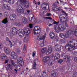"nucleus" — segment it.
<instances>
[{"mask_svg": "<svg viewBox=\"0 0 77 77\" xmlns=\"http://www.w3.org/2000/svg\"><path fill=\"white\" fill-rule=\"evenodd\" d=\"M19 32V36L22 37V36H24V35H26V33L30 34V30L29 28H25L24 31L20 30Z\"/></svg>", "mask_w": 77, "mask_h": 77, "instance_id": "nucleus-1", "label": "nucleus"}, {"mask_svg": "<svg viewBox=\"0 0 77 77\" xmlns=\"http://www.w3.org/2000/svg\"><path fill=\"white\" fill-rule=\"evenodd\" d=\"M66 31V34L64 33H60L59 34L60 36L63 39H66L68 38V37H69V35H71V34L72 33L70 30H67Z\"/></svg>", "mask_w": 77, "mask_h": 77, "instance_id": "nucleus-2", "label": "nucleus"}, {"mask_svg": "<svg viewBox=\"0 0 77 77\" xmlns=\"http://www.w3.org/2000/svg\"><path fill=\"white\" fill-rule=\"evenodd\" d=\"M10 62H11V63L13 66L8 64L5 66L6 69L8 70V71H12L14 68L13 67H14L15 65H16V64H15V62H14V60H11Z\"/></svg>", "mask_w": 77, "mask_h": 77, "instance_id": "nucleus-3", "label": "nucleus"}, {"mask_svg": "<svg viewBox=\"0 0 77 77\" xmlns=\"http://www.w3.org/2000/svg\"><path fill=\"white\" fill-rule=\"evenodd\" d=\"M0 58L1 60L4 62V63L6 64L8 62L9 60V58L8 57L6 56L5 54H2L0 57Z\"/></svg>", "mask_w": 77, "mask_h": 77, "instance_id": "nucleus-4", "label": "nucleus"}, {"mask_svg": "<svg viewBox=\"0 0 77 77\" xmlns=\"http://www.w3.org/2000/svg\"><path fill=\"white\" fill-rule=\"evenodd\" d=\"M41 29L39 26H37L34 27L33 31L34 34H35V35H38L39 33H40V32L41 31Z\"/></svg>", "mask_w": 77, "mask_h": 77, "instance_id": "nucleus-5", "label": "nucleus"}, {"mask_svg": "<svg viewBox=\"0 0 77 77\" xmlns=\"http://www.w3.org/2000/svg\"><path fill=\"white\" fill-rule=\"evenodd\" d=\"M20 4H25V5L24 7H26V8H29V3L28 1L25 0H19Z\"/></svg>", "mask_w": 77, "mask_h": 77, "instance_id": "nucleus-6", "label": "nucleus"}, {"mask_svg": "<svg viewBox=\"0 0 77 77\" xmlns=\"http://www.w3.org/2000/svg\"><path fill=\"white\" fill-rule=\"evenodd\" d=\"M74 40L72 39L70 41V42L71 43V45H71L72 47H71V49L72 50H74L75 49H76V48L77 47V44H74V42H73Z\"/></svg>", "mask_w": 77, "mask_h": 77, "instance_id": "nucleus-7", "label": "nucleus"}, {"mask_svg": "<svg viewBox=\"0 0 77 77\" xmlns=\"http://www.w3.org/2000/svg\"><path fill=\"white\" fill-rule=\"evenodd\" d=\"M45 37H46L45 36H43L42 37H41L40 35H38L37 37V39L38 41H41L42 40V43L43 44H44V39L45 38Z\"/></svg>", "mask_w": 77, "mask_h": 77, "instance_id": "nucleus-8", "label": "nucleus"}, {"mask_svg": "<svg viewBox=\"0 0 77 77\" xmlns=\"http://www.w3.org/2000/svg\"><path fill=\"white\" fill-rule=\"evenodd\" d=\"M37 60H35L34 61V62L33 63L32 67L31 69H38L36 68V62H37Z\"/></svg>", "mask_w": 77, "mask_h": 77, "instance_id": "nucleus-9", "label": "nucleus"}, {"mask_svg": "<svg viewBox=\"0 0 77 77\" xmlns=\"http://www.w3.org/2000/svg\"><path fill=\"white\" fill-rule=\"evenodd\" d=\"M17 31L18 30L16 28L14 27L12 29L11 32L13 35H17Z\"/></svg>", "mask_w": 77, "mask_h": 77, "instance_id": "nucleus-10", "label": "nucleus"}, {"mask_svg": "<svg viewBox=\"0 0 77 77\" xmlns=\"http://www.w3.org/2000/svg\"><path fill=\"white\" fill-rule=\"evenodd\" d=\"M50 58L48 56H45L43 58V62L44 63H47L49 60Z\"/></svg>", "mask_w": 77, "mask_h": 77, "instance_id": "nucleus-11", "label": "nucleus"}, {"mask_svg": "<svg viewBox=\"0 0 77 77\" xmlns=\"http://www.w3.org/2000/svg\"><path fill=\"white\" fill-rule=\"evenodd\" d=\"M60 58V55L58 53H56L55 54V56L54 57V60L56 61V60H57L59 59Z\"/></svg>", "mask_w": 77, "mask_h": 77, "instance_id": "nucleus-12", "label": "nucleus"}, {"mask_svg": "<svg viewBox=\"0 0 77 77\" xmlns=\"http://www.w3.org/2000/svg\"><path fill=\"white\" fill-rule=\"evenodd\" d=\"M55 48L56 50L60 51L61 50V47L59 45H56L55 46Z\"/></svg>", "mask_w": 77, "mask_h": 77, "instance_id": "nucleus-13", "label": "nucleus"}, {"mask_svg": "<svg viewBox=\"0 0 77 77\" xmlns=\"http://www.w3.org/2000/svg\"><path fill=\"white\" fill-rule=\"evenodd\" d=\"M51 52H52V48L51 47H50L48 48V50L46 53V54L47 55H48V54H50L51 53Z\"/></svg>", "mask_w": 77, "mask_h": 77, "instance_id": "nucleus-14", "label": "nucleus"}, {"mask_svg": "<svg viewBox=\"0 0 77 77\" xmlns=\"http://www.w3.org/2000/svg\"><path fill=\"white\" fill-rule=\"evenodd\" d=\"M72 45H71V43L70 45H69V44H67L65 46L66 49L67 50H69L71 49L72 46Z\"/></svg>", "mask_w": 77, "mask_h": 77, "instance_id": "nucleus-15", "label": "nucleus"}, {"mask_svg": "<svg viewBox=\"0 0 77 77\" xmlns=\"http://www.w3.org/2000/svg\"><path fill=\"white\" fill-rule=\"evenodd\" d=\"M28 19L30 23H34V22H35V21H36V19L34 18L33 17H29Z\"/></svg>", "mask_w": 77, "mask_h": 77, "instance_id": "nucleus-16", "label": "nucleus"}, {"mask_svg": "<svg viewBox=\"0 0 77 77\" xmlns=\"http://www.w3.org/2000/svg\"><path fill=\"white\" fill-rule=\"evenodd\" d=\"M54 62L53 60H50L47 63V65L48 66H52V65L54 64Z\"/></svg>", "mask_w": 77, "mask_h": 77, "instance_id": "nucleus-17", "label": "nucleus"}, {"mask_svg": "<svg viewBox=\"0 0 77 77\" xmlns=\"http://www.w3.org/2000/svg\"><path fill=\"white\" fill-rule=\"evenodd\" d=\"M49 35L51 39H53L54 38L55 34L53 31H52L50 32Z\"/></svg>", "mask_w": 77, "mask_h": 77, "instance_id": "nucleus-18", "label": "nucleus"}, {"mask_svg": "<svg viewBox=\"0 0 77 77\" xmlns=\"http://www.w3.org/2000/svg\"><path fill=\"white\" fill-rule=\"evenodd\" d=\"M11 57L13 59H16L17 57V55H15V52H12L11 53Z\"/></svg>", "mask_w": 77, "mask_h": 77, "instance_id": "nucleus-19", "label": "nucleus"}, {"mask_svg": "<svg viewBox=\"0 0 77 77\" xmlns=\"http://www.w3.org/2000/svg\"><path fill=\"white\" fill-rule=\"evenodd\" d=\"M17 11L18 13H20V14H24V10L23 9H20L19 8H17Z\"/></svg>", "mask_w": 77, "mask_h": 77, "instance_id": "nucleus-20", "label": "nucleus"}, {"mask_svg": "<svg viewBox=\"0 0 77 77\" xmlns=\"http://www.w3.org/2000/svg\"><path fill=\"white\" fill-rule=\"evenodd\" d=\"M58 29L61 31H65L66 30V27L64 25L61 26V27H59Z\"/></svg>", "mask_w": 77, "mask_h": 77, "instance_id": "nucleus-21", "label": "nucleus"}, {"mask_svg": "<svg viewBox=\"0 0 77 77\" xmlns=\"http://www.w3.org/2000/svg\"><path fill=\"white\" fill-rule=\"evenodd\" d=\"M47 5V2H44V3H43L41 5V8L44 9Z\"/></svg>", "mask_w": 77, "mask_h": 77, "instance_id": "nucleus-22", "label": "nucleus"}, {"mask_svg": "<svg viewBox=\"0 0 77 77\" xmlns=\"http://www.w3.org/2000/svg\"><path fill=\"white\" fill-rule=\"evenodd\" d=\"M63 59H65L68 60L69 61L70 60H71V59L70 58V57L68 55H65Z\"/></svg>", "mask_w": 77, "mask_h": 77, "instance_id": "nucleus-23", "label": "nucleus"}, {"mask_svg": "<svg viewBox=\"0 0 77 77\" xmlns=\"http://www.w3.org/2000/svg\"><path fill=\"white\" fill-rule=\"evenodd\" d=\"M22 22L24 24H27V23H28V20H27V19L26 18L24 17L22 21Z\"/></svg>", "mask_w": 77, "mask_h": 77, "instance_id": "nucleus-24", "label": "nucleus"}, {"mask_svg": "<svg viewBox=\"0 0 77 77\" xmlns=\"http://www.w3.org/2000/svg\"><path fill=\"white\" fill-rule=\"evenodd\" d=\"M51 74L54 77H56V75L57 74V72H54V71H52L51 72Z\"/></svg>", "mask_w": 77, "mask_h": 77, "instance_id": "nucleus-25", "label": "nucleus"}, {"mask_svg": "<svg viewBox=\"0 0 77 77\" xmlns=\"http://www.w3.org/2000/svg\"><path fill=\"white\" fill-rule=\"evenodd\" d=\"M5 52L7 54H9V52H10V51H9V49L5 48Z\"/></svg>", "mask_w": 77, "mask_h": 77, "instance_id": "nucleus-26", "label": "nucleus"}, {"mask_svg": "<svg viewBox=\"0 0 77 77\" xmlns=\"http://www.w3.org/2000/svg\"><path fill=\"white\" fill-rule=\"evenodd\" d=\"M20 66H23L24 65V61L22 60L17 62Z\"/></svg>", "mask_w": 77, "mask_h": 77, "instance_id": "nucleus-27", "label": "nucleus"}, {"mask_svg": "<svg viewBox=\"0 0 77 77\" xmlns=\"http://www.w3.org/2000/svg\"><path fill=\"white\" fill-rule=\"evenodd\" d=\"M14 67H15L16 69H17V70H18V71H20V66L18 65H15Z\"/></svg>", "mask_w": 77, "mask_h": 77, "instance_id": "nucleus-28", "label": "nucleus"}, {"mask_svg": "<svg viewBox=\"0 0 77 77\" xmlns=\"http://www.w3.org/2000/svg\"><path fill=\"white\" fill-rule=\"evenodd\" d=\"M2 23H4V24H6L7 23H8V18H6L4 19L2 21Z\"/></svg>", "mask_w": 77, "mask_h": 77, "instance_id": "nucleus-29", "label": "nucleus"}, {"mask_svg": "<svg viewBox=\"0 0 77 77\" xmlns=\"http://www.w3.org/2000/svg\"><path fill=\"white\" fill-rule=\"evenodd\" d=\"M4 7L6 9H7V10H9L10 9V7L8 6L6 4L4 5Z\"/></svg>", "mask_w": 77, "mask_h": 77, "instance_id": "nucleus-30", "label": "nucleus"}, {"mask_svg": "<svg viewBox=\"0 0 77 77\" xmlns=\"http://www.w3.org/2000/svg\"><path fill=\"white\" fill-rule=\"evenodd\" d=\"M14 0H8V2L10 4V5H12L13 3H14Z\"/></svg>", "mask_w": 77, "mask_h": 77, "instance_id": "nucleus-31", "label": "nucleus"}, {"mask_svg": "<svg viewBox=\"0 0 77 77\" xmlns=\"http://www.w3.org/2000/svg\"><path fill=\"white\" fill-rule=\"evenodd\" d=\"M47 48H43V49L42 50V53H45V52H46V51H47Z\"/></svg>", "mask_w": 77, "mask_h": 77, "instance_id": "nucleus-32", "label": "nucleus"}, {"mask_svg": "<svg viewBox=\"0 0 77 77\" xmlns=\"http://www.w3.org/2000/svg\"><path fill=\"white\" fill-rule=\"evenodd\" d=\"M54 11H60V10H61V9H60V8L58 7H56L54 8Z\"/></svg>", "mask_w": 77, "mask_h": 77, "instance_id": "nucleus-33", "label": "nucleus"}, {"mask_svg": "<svg viewBox=\"0 0 77 77\" xmlns=\"http://www.w3.org/2000/svg\"><path fill=\"white\" fill-rule=\"evenodd\" d=\"M44 9H46V10H48L49 9V5L48 3H47V5L46 6Z\"/></svg>", "mask_w": 77, "mask_h": 77, "instance_id": "nucleus-34", "label": "nucleus"}, {"mask_svg": "<svg viewBox=\"0 0 77 77\" xmlns=\"http://www.w3.org/2000/svg\"><path fill=\"white\" fill-rule=\"evenodd\" d=\"M23 57H19L17 60V62H19L20 61H21L22 60H23Z\"/></svg>", "mask_w": 77, "mask_h": 77, "instance_id": "nucleus-35", "label": "nucleus"}, {"mask_svg": "<svg viewBox=\"0 0 77 77\" xmlns=\"http://www.w3.org/2000/svg\"><path fill=\"white\" fill-rule=\"evenodd\" d=\"M63 62V59H60L58 60V63H60V64H61L62 62Z\"/></svg>", "mask_w": 77, "mask_h": 77, "instance_id": "nucleus-36", "label": "nucleus"}, {"mask_svg": "<svg viewBox=\"0 0 77 77\" xmlns=\"http://www.w3.org/2000/svg\"><path fill=\"white\" fill-rule=\"evenodd\" d=\"M64 18L65 22H66V21H69V18H68V17L65 16L64 17Z\"/></svg>", "mask_w": 77, "mask_h": 77, "instance_id": "nucleus-37", "label": "nucleus"}, {"mask_svg": "<svg viewBox=\"0 0 77 77\" xmlns=\"http://www.w3.org/2000/svg\"><path fill=\"white\" fill-rule=\"evenodd\" d=\"M12 16L13 17L14 19L15 20V19L17 18V16L15 14H13Z\"/></svg>", "mask_w": 77, "mask_h": 77, "instance_id": "nucleus-38", "label": "nucleus"}, {"mask_svg": "<svg viewBox=\"0 0 77 77\" xmlns=\"http://www.w3.org/2000/svg\"><path fill=\"white\" fill-rule=\"evenodd\" d=\"M53 24H59V21L56 22L55 21L53 20Z\"/></svg>", "mask_w": 77, "mask_h": 77, "instance_id": "nucleus-39", "label": "nucleus"}, {"mask_svg": "<svg viewBox=\"0 0 77 77\" xmlns=\"http://www.w3.org/2000/svg\"><path fill=\"white\" fill-rule=\"evenodd\" d=\"M54 29L55 30L56 29H57L59 28V27H57V25H54Z\"/></svg>", "mask_w": 77, "mask_h": 77, "instance_id": "nucleus-40", "label": "nucleus"}, {"mask_svg": "<svg viewBox=\"0 0 77 77\" xmlns=\"http://www.w3.org/2000/svg\"><path fill=\"white\" fill-rule=\"evenodd\" d=\"M75 31L74 32V34L76 36H77V29H74Z\"/></svg>", "mask_w": 77, "mask_h": 77, "instance_id": "nucleus-41", "label": "nucleus"}, {"mask_svg": "<svg viewBox=\"0 0 77 77\" xmlns=\"http://www.w3.org/2000/svg\"><path fill=\"white\" fill-rule=\"evenodd\" d=\"M10 18L11 20H13L14 21L15 20V19H14V17H13V16H12L11 15H10Z\"/></svg>", "mask_w": 77, "mask_h": 77, "instance_id": "nucleus-42", "label": "nucleus"}, {"mask_svg": "<svg viewBox=\"0 0 77 77\" xmlns=\"http://www.w3.org/2000/svg\"><path fill=\"white\" fill-rule=\"evenodd\" d=\"M55 32H57V33H59L60 30H59V29L58 27V28L57 29H55Z\"/></svg>", "mask_w": 77, "mask_h": 77, "instance_id": "nucleus-43", "label": "nucleus"}, {"mask_svg": "<svg viewBox=\"0 0 77 77\" xmlns=\"http://www.w3.org/2000/svg\"><path fill=\"white\" fill-rule=\"evenodd\" d=\"M60 70L62 71L64 70V68L63 66H60Z\"/></svg>", "mask_w": 77, "mask_h": 77, "instance_id": "nucleus-44", "label": "nucleus"}, {"mask_svg": "<svg viewBox=\"0 0 77 77\" xmlns=\"http://www.w3.org/2000/svg\"><path fill=\"white\" fill-rule=\"evenodd\" d=\"M33 27V24H32L30 23L29 24V27L30 28V29H32Z\"/></svg>", "mask_w": 77, "mask_h": 77, "instance_id": "nucleus-45", "label": "nucleus"}, {"mask_svg": "<svg viewBox=\"0 0 77 77\" xmlns=\"http://www.w3.org/2000/svg\"><path fill=\"white\" fill-rule=\"evenodd\" d=\"M6 40L7 41H8L9 42H11V41H10V39H9V38L8 37H6Z\"/></svg>", "mask_w": 77, "mask_h": 77, "instance_id": "nucleus-46", "label": "nucleus"}, {"mask_svg": "<svg viewBox=\"0 0 77 77\" xmlns=\"http://www.w3.org/2000/svg\"><path fill=\"white\" fill-rule=\"evenodd\" d=\"M3 47V45L2 44V43H0V49L2 48Z\"/></svg>", "mask_w": 77, "mask_h": 77, "instance_id": "nucleus-47", "label": "nucleus"}, {"mask_svg": "<svg viewBox=\"0 0 77 77\" xmlns=\"http://www.w3.org/2000/svg\"><path fill=\"white\" fill-rule=\"evenodd\" d=\"M16 51L17 53H20V49H17L16 50Z\"/></svg>", "mask_w": 77, "mask_h": 77, "instance_id": "nucleus-48", "label": "nucleus"}, {"mask_svg": "<svg viewBox=\"0 0 77 77\" xmlns=\"http://www.w3.org/2000/svg\"><path fill=\"white\" fill-rule=\"evenodd\" d=\"M10 43V47H12V46H13V45L12 44V42H11V41H10V42H9Z\"/></svg>", "mask_w": 77, "mask_h": 77, "instance_id": "nucleus-49", "label": "nucleus"}, {"mask_svg": "<svg viewBox=\"0 0 77 77\" xmlns=\"http://www.w3.org/2000/svg\"><path fill=\"white\" fill-rule=\"evenodd\" d=\"M26 46H24V47L23 48V52H24V53H26ZM24 51H25V52H24Z\"/></svg>", "mask_w": 77, "mask_h": 77, "instance_id": "nucleus-50", "label": "nucleus"}, {"mask_svg": "<svg viewBox=\"0 0 77 77\" xmlns=\"http://www.w3.org/2000/svg\"><path fill=\"white\" fill-rule=\"evenodd\" d=\"M61 19H62V20H63V23H64V22H65V17H61Z\"/></svg>", "mask_w": 77, "mask_h": 77, "instance_id": "nucleus-51", "label": "nucleus"}, {"mask_svg": "<svg viewBox=\"0 0 77 77\" xmlns=\"http://www.w3.org/2000/svg\"><path fill=\"white\" fill-rule=\"evenodd\" d=\"M29 40V39H28V38L27 37H26L24 38V41L26 42V41H27Z\"/></svg>", "mask_w": 77, "mask_h": 77, "instance_id": "nucleus-52", "label": "nucleus"}, {"mask_svg": "<svg viewBox=\"0 0 77 77\" xmlns=\"http://www.w3.org/2000/svg\"><path fill=\"white\" fill-rule=\"evenodd\" d=\"M36 54V52L35 51H34L32 53V56L33 57H35V54Z\"/></svg>", "mask_w": 77, "mask_h": 77, "instance_id": "nucleus-53", "label": "nucleus"}, {"mask_svg": "<svg viewBox=\"0 0 77 77\" xmlns=\"http://www.w3.org/2000/svg\"><path fill=\"white\" fill-rule=\"evenodd\" d=\"M4 14V15L5 16V17H6L7 16H8V13L7 12H5Z\"/></svg>", "mask_w": 77, "mask_h": 77, "instance_id": "nucleus-54", "label": "nucleus"}, {"mask_svg": "<svg viewBox=\"0 0 77 77\" xmlns=\"http://www.w3.org/2000/svg\"><path fill=\"white\" fill-rule=\"evenodd\" d=\"M65 26H66V27L67 28L69 27V26H68V23H65Z\"/></svg>", "mask_w": 77, "mask_h": 77, "instance_id": "nucleus-55", "label": "nucleus"}, {"mask_svg": "<svg viewBox=\"0 0 77 77\" xmlns=\"http://www.w3.org/2000/svg\"><path fill=\"white\" fill-rule=\"evenodd\" d=\"M19 8L20 9H23V5H20Z\"/></svg>", "mask_w": 77, "mask_h": 77, "instance_id": "nucleus-56", "label": "nucleus"}, {"mask_svg": "<svg viewBox=\"0 0 77 77\" xmlns=\"http://www.w3.org/2000/svg\"><path fill=\"white\" fill-rule=\"evenodd\" d=\"M53 24V23H52V24L50 23L48 24V26H49V27H50V26H52Z\"/></svg>", "mask_w": 77, "mask_h": 77, "instance_id": "nucleus-57", "label": "nucleus"}, {"mask_svg": "<svg viewBox=\"0 0 77 77\" xmlns=\"http://www.w3.org/2000/svg\"><path fill=\"white\" fill-rule=\"evenodd\" d=\"M46 18L47 19H48L49 20H51L52 19L50 17H46Z\"/></svg>", "mask_w": 77, "mask_h": 77, "instance_id": "nucleus-58", "label": "nucleus"}, {"mask_svg": "<svg viewBox=\"0 0 77 77\" xmlns=\"http://www.w3.org/2000/svg\"><path fill=\"white\" fill-rule=\"evenodd\" d=\"M14 70L15 71L16 74H17V73L18 72H17L18 70H17V69H14Z\"/></svg>", "mask_w": 77, "mask_h": 77, "instance_id": "nucleus-59", "label": "nucleus"}, {"mask_svg": "<svg viewBox=\"0 0 77 77\" xmlns=\"http://www.w3.org/2000/svg\"><path fill=\"white\" fill-rule=\"evenodd\" d=\"M74 29H75H75L77 30V26H74Z\"/></svg>", "mask_w": 77, "mask_h": 77, "instance_id": "nucleus-60", "label": "nucleus"}, {"mask_svg": "<svg viewBox=\"0 0 77 77\" xmlns=\"http://www.w3.org/2000/svg\"><path fill=\"white\" fill-rule=\"evenodd\" d=\"M57 6V5L56 4H55L54 3V4H53L52 5V6H55V7H56V6Z\"/></svg>", "mask_w": 77, "mask_h": 77, "instance_id": "nucleus-61", "label": "nucleus"}, {"mask_svg": "<svg viewBox=\"0 0 77 77\" xmlns=\"http://www.w3.org/2000/svg\"><path fill=\"white\" fill-rule=\"evenodd\" d=\"M46 30L47 31H49L50 30V29H49V28L47 27L46 29Z\"/></svg>", "mask_w": 77, "mask_h": 77, "instance_id": "nucleus-62", "label": "nucleus"}, {"mask_svg": "<svg viewBox=\"0 0 77 77\" xmlns=\"http://www.w3.org/2000/svg\"><path fill=\"white\" fill-rule=\"evenodd\" d=\"M74 61L76 62V61H77V58H74Z\"/></svg>", "mask_w": 77, "mask_h": 77, "instance_id": "nucleus-63", "label": "nucleus"}, {"mask_svg": "<svg viewBox=\"0 0 77 77\" xmlns=\"http://www.w3.org/2000/svg\"><path fill=\"white\" fill-rule=\"evenodd\" d=\"M50 15H51V13H48L47 14V16H50Z\"/></svg>", "mask_w": 77, "mask_h": 77, "instance_id": "nucleus-64", "label": "nucleus"}]
</instances>
